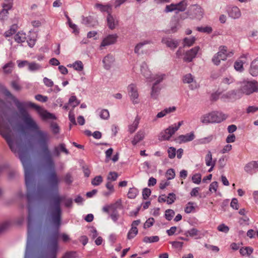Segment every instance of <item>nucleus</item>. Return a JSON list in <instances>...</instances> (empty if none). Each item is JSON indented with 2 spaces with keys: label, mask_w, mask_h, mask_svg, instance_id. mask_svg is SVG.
<instances>
[{
  "label": "nucleus",
  "mask_w": 258,
  "mask_h": 258,
  "mask_svg": "<svg viewBox=\"0 0 258 258\" xmlns=\"http://www.w3.org/2000/svg\"><path fill=\"white\" fill-rule=\"evenodd\" d=\"M128 95L134 104L139 103V94L137 86L133 84L130 85L127 87Z\"/></svg>",
  "instance_id": "obj_9"
},
{
  "label": "nucleus",
  "mask_w": 258,
  "mask_h": 258,
  "mask_svg": "<svg viewBox=\"0 0 258 258\" xmlns=\"http://www.w3.org/2000/svg\"><path fill=\"white\" fill-rule=\"evenodd\" d=\"M68 67H73V68L78 71H81L83 70L84 66L81 61H76L73 64L68 65Z\"/></svg>",
  "instance_id": "obj_31"
},
{
  "label": "nucleus",
  "mask_w": 258,
  "mask_h": 258,
  "mask_svg": "<svg viewBox=\"0 0 258 258\" xmlns=\"http://www.w3.org/2000/svg\"><path fill=\"white\" fill-rule=\"evenodd\" d=\"M175 174L174 171L172 169H168L166 173V177L168 179H171L174 178Z\"/></svg>",
  "instance_id": "obj_55"
},
{
  "label": "nucleus",
  "mask_w": 258,
  "mask_h": 258,
  "mask_svg": "<svg viewBox=\"0 0 258 258\" xmlns=\"http://www.w3.org/2000/svg\"><path fill=\"white\" fill-rule=\"evenodd\" d=\"M151 190L148 188H145L143 190L142 196L144 199H147L151 195Z\"/></svg>",
  "instance_id": "obj_53"
},
{
  "label": "nucleus",
  "mask_w": 258,
  "mask_h": 258,
  "mask_svg": "<svg viewBox=\"0 0 258 258\" xmlns=\"http://www.w3.org/2000/svg\"><path fill=\"white\" fill-rule=\"evenodd\" d=\"M229 16L233 18L237 19L240 17L241 12L237 7H233L228 11Z\"/></svg>",
  "instance_id": "obj_24"
},
{
  "label": "nucleus",
  "mask_w": 258,
  "mask_h": 258,
  "mask_svg": "<svg viewBox=\"0 0 258 258\" xmlns=\"http://www.w3.org/2000/svg\"><path fill=\"white\" fill-rule=\"evenodd\" d=\"M193 77L190 74L185 75L183 78V82L184 83H190L193 81Z\"/></svg>",
  "instance_id": "obj_56"
},
{
  "label": "nucleus",
  "mask_w": 258,
  "mask_h": 258,
  "mask_svg": "<svg viewBox=\"0 0 258 258\" xmlns=\"http://www.w3.org/2000/svg\"><path fill=\"white\" fill-rule=\"evenodd\" d=\"M14 39L17 43H22L27 39L26 34L23 31L18 32L14 36Z\"/></svg>",
  "instance_id": "obj_26"
},
{
  "label": "nucleus",
  "mask_w": 258,
  "mask_h": 258,
  "mask_svg": "<svg viewBox=\"0 0 258 258\" xmlns=\"http://www.w3.org/2000/svg\"><path fill=\"white\" fill-rule=\"evenodd\" d=\"M111 209L112 211L111 212L110 216L112 220L116 222L119 218V215L117 210L122 209L120 201H118L114 204L111 205Z\"/></svg>",
  "instance_id": "obj_10"
},
{
  "label": "nucleus",
  "mask_w": 258,
  "mask_h": 258,
  "mask_svg": "<svg viewBox=\"0 0 258 258\" xmlns=\"http://www.w3.org/2000/svg\"><path fill=\"white\" fill-rule=\"evenodd\" d=\"M195 135L193 133L187 134L185 135L178 136V143L181 144L192 141L195 139Z\"/></svg>",
  "instance_id": "obj_19"
},
{
  "label": "nucleus",
  "mask_w": 258,
  "mask_h": 258,
  "mask_svg": "<svg viewBox=\"0 0 258 258\" xmlns=\"http://www.w3.org/2000/svg\"><path fill=\"white\" fill-rule=\"evenodd\" d=\"M14 66V63L12 61L6 63L3 68L4 72L7 74H11L13 71Z\"/></svg>",
  "instance_id": "obj_27"
},
{
  "label": "nucleus",
  "mask_w": 258,
  "mask_h": 258,
  "mask_svg": "<svg viewBox=\"0 0 258 258\" xmlns=\"http://www.w3.org/2000/svg\"><path fill=\"white\" fill-rule=\"evenodd\" d=\"M141 73L143 76L147 79H151V72L148 69L147 64L145 62H142L141 65Z\"/></svg>",
  "instance_id": "obj_18"
},
{
  "label": "nucleus",
  "mask_w": 258,
  "mask_h": 258,
  "mask_svg": "<svg viewBox=\"0 0 258 258\" xmlns=\"http://www.w3.org/2000/svg\"><path fill=\"white\" fill-rule=\"evenodd\" d=\"M227 47L225 46H221L219 47V51L215 54L212 58L213 62L218 66L220 64L221 60L226 59L227 57L231 56L233 53L232 51L227 52Z\"/></svg>",
  "instance_id": "obj_7"
},
{
  "label": "nucleus",
  "mask_w": 258,
  "mask_h": 258,
  "mask_svg": "<svg viewBox=\"0 0 258 258\" xmlns=\"http://www.w3.org/2000/svg\"><path fill=\"white\" fill-rule=\"evenodd\" d=\"M145 133L143 131H139L135 136L132 143L133 145H136L138 143L142 141L145 137Z\"/></svg>",
  "instance_id": "obj_25"
},
{
  "label": "nucleus",
  "mask_w": 258,
  "mask_h": 258,
  "mask_svg": "<svg viewBox=\"0 0 258 258\" xmlns=\"http://www.w3.org/2000/svg\"><path fill=\"white\" fill-rule=\"evenodd\" d=\"M35 35V34H33V36H29L27 40L28 45L31 47H32L35 44L36 39Z\"/></svg>",
  "instance_id": "obj_46"
},
{
  "label": "nucleus",
  "mask_w": 258,
  "mask_h": 258,
  "mask_svg": "<svg viewBox=\"0 0 258 258\" xmlns=\"http://www.w3.org/2000/svg\"><path fill=\"white\" fill-rule=\"evenodd\" d=\"M41 66L35 62H29L28 64V69L30 71H36L41 69Z\"/></svg>",
  "instance_id": "obj_36"
},
{
  "label": "nucleus",
  "mask_w": 258,
  "mask_h": 258,
  "mask_svg": "<svg viewBox=\"0 0 258 258\" xmlns=\"http://www.w3.org/2000/svg\"><path fill=\"white\" fill-rule=\"evenodd\" d=\"M167 203L168 204L173 203L175 200V195L170 193L167 197H166Z\"/></svg>",
  "instance_id": "obj_58"
},
{
  "label": "nucleus",
  "mask_w": 258,
  "mask_h": 258,
  "mask_svg": "<svg viewBox=\"0 0 258 258\" xmlns=\"http://www.w3.org/2000/svg\"><path fill=\"white\" fill-rule=\"evenodd\" d=\"M35 98L37 100H38L39 101H40V102H45L48 100L47 97L45 96H43V95H40V94L36 95L35 96Z\"/></svg>",
  "instance_id": "obj_63"
},
{
  "label": "nucleus",
  "mask_w": 258,
  "mask_h": 258,
  "mask_svg": "<svg viewBox=\"0 0 258 258\" xmlns=\"http://www.w3.org/2000/svg\"><path fill=\"white\" fill-rule=\"evenodd\" d=\"M75 252L73 251L67 252L61 258H75Z\"/></svg>",
  "instance_id": "obj_64"
},
{
  "label": "nucleus",
  "mask_w": 258,
  "mask_h": 258,
  "mask_svg": "<svg viewBox=\"0 0 258 258\" xmlns=\"http://www.w3.org/2000/svg\"><path fill=\"white\" fill-rule=\"evenodd\" d=\"M174 215V212L172 210L168 209L165 211V218L169 221L172 219Z\"/></svg>",
  "instance_id": "obj_49"
},
{
  "label": "nucleus",
  "mask_w": 258,
  "mask_h": 258,
  "mask_svg": "<svg viewBox=\"0 0 258 258\" xmlns=\"http://www.w3.org/2000/svg\"><path fill=\"white\" fill-rule=\"evenodd\" d=\"M234 79L231 76L224 78L222 81V83L224 85H230L234 83Z\"/></svg>",
  "instance_id": "obj_43"
},
{
  "label": "nucleus",
  "mask_w": 258,
  "mask_h": 258,
  "mask_svg": "<svg viewBox=\"0 0 258 258\" xmlns=\"http://www.w3.org/2000/svg\"><path fill=\"white\" fill-rule=\"evenodd\" d=\"M168 156L172 159L175 157L176 155V149L173 147H170L168 150Z\"/></svg>",
  "instance_id": "obj_60"
},
{
  "label": "nucleus",
  "mask_w": 258,
  "mask_h": 258,
  "mask_svg": "<svg viewBox=\"0 0 258 258\" xmlns=\"http://www.w3.org/2000/svg\"><path fill=\"white\" fill-rule=\"evenodd\" d=\"M139 193L138 189L135 187L130 188L127 193V197L130 199H135Z\"/></svg>",
  "instance_id": "obj_33"
},
{
  "label": "nucleus",
  "mask_w": 258,
  "mask_h": 258,
  "mask_svg": "<svg viewBox=\"0 0 258 258\" xmlns=\"http://www.w3.org/2000/svg\"><path fill=\"white\" fill-rule=\"evenodd\" d=\"M160 88L157 86V84H154L152 88L151 96L153 98H156L157 93L159 92Z\"/></svg>",
  "instance_id": "obj_41"
},
{
  "label": "nucleus",
  "mask_w": 258,
  "mask_h": 258,
  "mask_svg": "<svg viewBox=\"0 0 258 258\" xmlns=\"http://www.w3.org/2000/svg\"><path fill=\"white\" fill-rule=\"evenodd\" d=\"M199 49V46H196L187 51L183 57V60L187 62L191 61L192 59L196 57Z\"/></svg>",
  "instance_id": "obj_11"
},
{
  "label": "nucleus",
  "mask_w": 258,
  "mask_h": 258,
  "mask_svg": "<svg viewBox=\"0 0 258 258\" xmlns=\"http://www.w3.org/2000/svg\"><path fill=\"white\" fill-rule=\"evenodd\" d=\"M80 102L77 100L75 96H72L69 99V104L73 106V108L78 106Z\"/></svg>",
  "instance_id": "obj_42"
},
{
  "label": "nucleus",
  "mask_w": 258,
  "mask_h": 258,
  "mask_svg": "<svg viewBox=\"0 0 258 258\" xmlns=\"http://www.w3.org/2000/svg\"><path fill=\"white\" fill-rule=\"evenodd\" d=\"M61 152L65 153L66 155L70 153L69 150L66 147V145L63 143L59 144L58 146L54 147L53 155L55 157H59Z\"/></svg>",
  "instance_id": "obj_13"
},
{
  "label": "nucleus",
  "mask_w": 258,
  "mask_h": 258,
  "mask_svg": "<svg viewBox=\"0 0 258 258\" xmlns=\"http://www.w3.org/2000/svg\"><path fill=\"white\" fill-rule=\"evenodd\" d=\"M114 61L115 58L113 55L110 54H107L104 57L102 60L104 69L109 70L113 65Z\"/></svg>",
  "instance_id": "obj_14"
},
{
  "label": "nucleus",
  "mask_w": 258,
  "mask_h": 258,
  "mask_svg": "<svg viewBox=\"0 0 258 258\" xmlns=\"http://www.w3.org/2000/svg\"><path fill=\"white\" fill-rule=\"evenodd\" d=\"M162 42L171 49H175L177 47L176 41L170 38H163Z\"/></svg>",
  "instance_id": "obj_22"
},
{
  "label": "nucleus",
  "mask_w": 258,
  "mask_h": 258,
  "mask_svg": "<svg viewBox=\"0 0 258 258\" xmlns=\"http://www.w3.org/2000/svg\"><path fill=\"white\" fill-rule=\"evenodd\" d=\"M154 222V219L153 218H149L144 224V228H149L153 225Z\"/></svg>",
  "instance_id": "obj_61"
},
{
  "label": "nucleus",
  "mask_w": 258,
  "mask_h": 258,
  "mask_svg": "<svg viewBox=\"0 0 258 258\" xmlns=\"http://www.w3.org/2000/svg\"><path fill=\"white\" fill-rule=\"evenodd\" d=\"M107 24L109 29L113 30L118 25V21L115 17L108 14L107 17Z\"/></svg>",
  "instance_id": "obj_16"
},
{
  "label": "nucleus",
  "mask_w": 258,
  "mask_h": 258,
  "mask_svg": "<svg viewBox=\"0 0 258 258\" xmlns=\"http://www.w3.org/2000/svg\"><path fill=\"white\" fill-rule=\"evenodd\" d=\"M217 229L219 231L223 232L226 233H227L229 230V227L224 224L219 225Z\"/></svg>",
  "instance_id": "obj_59"
},
{
  "label": "nucleus",
  "mask_w": 258,
  "mask_h": 258,
  "mask_svg": "<svg viewBox=\"0 0 258 258\" xmlns=\"http://www.w3.org/2000/svg\"><path fill=\"white\" fill-rule=\"evenodd\" d=\"M187 6V0H183L178 3V12H183Z\"/></svg>",
  "instance_id": "obj_40"
},
{
  "label": "nucleus",
  "mask_w": 258,
  "mask_h": 258,
  "mask_svg": "<svg viewBox=\"0 0 258 258\" xmlns=\"http://www.w3.org/2000/svg\"><path fill=\"white\" fill-rule=\"evenodd\" d=\"M192 180L195 183H200L201 181V175L200 174L194 175L192 177Z\"/></svg>",
  "instance_id": "obj_62"
},
{
  "label": "nucleus",
  "mask_w": 258,
  "mask_h": 258,
  "mask_svg": "<svg viewBox=\"0 0 258 258\" xmlns=\"http://www.w3.org/2000/svg\"><path fill=\"white\" fill-rule=\"evenodd\" d=\"M138 230L136 227H132L127 233V239H131L134 238L138 234Z\"/></svg>",
  "instance_id": "obj_35"
},
{
  "label": "nucleus",
  "mask_w": 258,
  "mask_h": 258,
  "mask_svg": "<svg viewBox=\"0 0 258 258\" xmlns=\"http://www.w3.org/2000/svg\"><path fill=\"white\" fill-rule=\"evenodd\" d=\"M189 11L193 12L192 15L196 18L200 19L203 14V11L201 7L198 5H192L189 7Z\"/></svg>",
  "instance_id": "obj_17"
},
{
  "label": "nucleus",
  "mask_w": 258,
  "mask_h": 258,
  "mask_svg": "<svg viewBox=\"0 0 258 258\" xmlns=\"http://www.w3.org/2000/svg\"><path fill=\"white\" fill-rule=\"evenodd\" d=\"M149 43V41H144L143 42H141L138 43L135 47V53H137L138 55L143 54L144 53L145 46Z\"/></svg>",
  "instance_id": "obj_23"
},
{
  "label": "nucleus",
  "mask_w": 258,
  "mask_h": 258,
  "mask_svg": "<svg viewBox=\"0 0 258 258\" xmlns=\"http://www.w3.org/2000/svg\"><path fill=\"white\" fill-rule=\"evenodd\" d=\"M165 77V74L156 75L154 77L152 78L150 81L155 80V82L154 84L158 85L164 80Z\"/></svg>",
  "instance_id": "obj_38"
},
{
  "label": "nucleus",
  "mask_w": 258,
  "mask_h": 258,
  "mask_svg": "<svg viewBox=\"0 0 258 258\" xmlns=\"http://www.w3.org/2000/svg\"><path fill=\"white\" fill-rule=\"evenodd\" d=\"M196 41V38L195 37L187 38L185 37L183 39L182 44L184 47L185 46L190 47L192 46Z\"/></svg>",
  "instance_id": "obj_28"
},
{
  "label": "nucleus",
  "mask_w": 258,
  "mask_h": 258,
  "mask_svg": "<svg viewBox=\"0 0 258 258\" xmlns=\"http://www.w3.org/2000/svg\"><path fill=\"white\" fill-rule=\"evenodd\" d=\"M206 164L208 166H211L213 163H216L215 160H212V155L210 151H208L207 155L205 157Z\"/></svg>",
  "instance_id": "obj_37"
},
{
  "label": "nucleus",
  "mask_w": 258,
  "mask_h": 258,
  "mask_svg": "<svg viewBox=\"0 0 258 258\" xmlns=\"http://www.w3.org/2000/svg\"><path fill=\"white\" fill-rule=\"evenodd\" d=\"M253 249L250 247H242L240 249V253L242 256H249L252 252Z\"/></svg>",
  "instance_id": "obj_30"
},
{
  "label": "nucleus",
  "mask_w": 258,
  "mask_h": 258,
  "mask_svg": "<svg viewBox=\"0 0 258 258\" xmlns=\"http://www.w3.org/2000/svg\"><path fill=\"white\" fill-rule=\"evenodd\" d=\"M63 198L56 196L53 198V204L49 207L47 212L46 220L49 221L52 227L56 230L51 235L50 242L48 245V252L46 255L49 258H56L58 249V230L61 224V202Z\"/></svg>",
  "instance_id": "obj_1"
},
{
  "label": "nucleus",
  "mask_w": 258,
  "mask_h": 258,
  "mask_svg": "<svg viewBox=\"0 0 258 258\" xmlns=\"http://www.w3.org/2000/svg\"><path fill=\"white\" fill-rule=\"evenodd\" d=\"M177 10V4H171L167 5L165 10V12L168 13Z\"/></svg>",
  "instance_id": "obj_47"
},
{
  "label": "nucleus",
  "mask_w": 258,
  "mask_h": 258,
  "mask_svg": "<svg viewBox=\"0 0 258 258\" xmlns=\"http://www.w3.org/2000/svg\"><path fill=\"white\" fill-rule=\"evenodd\" d=\"M177 25V20L174 17L171 22V31L172 32H175L177 31L176 26Z\"/></svg>",
  "instance_id": "obj_52"
},
{
  "label": "nucleus",
  "mask_w": 258,
  "mask_h": 258,
  "mask_svg": "<svg viewBox=\"0 0 258 258\" xmlns=\"http://www.w3.org/2000/svg\"><path fill=\"white\" fill-rule=\"evenodd\" d=\"M234 68L236 70L241 72L243 69V62L242 61H236L234 63Z\"/></svg>",
  "instance_id": "obj_54"
},
{
  "label": "nucleus",
  "mask_w": 258,
  "mask_h": 258,
  "mask_svg": "<svg viewBox=\"0 0 258 258\" xmlns=\"http://www.w3.org/2000/svg\"><path fill=\"white\" fill-rule=\"evenodd\" d=\"M117 37L116 34L109 35L103 40L100 46L104 47L114 44L116 41Z\"/></svg>",
  "instance_id": "obj_15"
},
{
  "label": "nucleus",
  "mask_w": 258,
  "mask_h": 258,
  "mask_svg": "<svg viewBox=\"0 0 258 258\" xmlns=\"http://www.w3.org/2000/svg\"><path fill=\"white\" fill-rule=\"evenodd\" d=\"M100 118L102 119H108L109 117V113L107 109H99L97 111Z\"/></svg>",
  "instance_id": "obj_32"
},
{
  "label": "nucleus",
  "mask_w": 258,
  "mask_h": 258,
  "mask_svg": "<svg viewBox=\"0 0 258 258\" xmlns=\"http://www.w3.org/2000/svg\"><path fill=\"white\" fill-rule=\"evenodd\" d=\"M240 90L246 95L258 92V82L255 80L244 82L241 86Z\"/></svg>",
  "instance_id": "obj_8"
},
{
  "label": "nucleus",
  "mask_w": 258,
  "mask_h": 258,
  "mask_svg": "<svg viewBox=\"0 0 258 258\" xmlns=\"http://www.w3.org/2000/svg\"><path fill=\"white\" fill-rule=\"evenodd\" d=\"M0 134L5 138L12 151L16 152L18 145L16 144L13 140L8 122L5 120L1 112H0Z\"/></svg>",
  "instance_id": "obj_5"
},
{
  "label": "nucleus",
  "mask_w": 258,
  "mask_h": 258,
  "mask_svg": "<svg viewBox=\"0 0 258 258\" xmlns=\"http://www.w3.org/2000/svg\"><path fill=\"white\" fill-rule=\"evenodd\" d=\"M177 130L176 127H169L165 130L164 132L161 133L159 136L160 139L161 140H168L170 137Z\"/></svg>",
  "instance_id": "obj_12"
},
{
  "label": "nucleus",
  "mask_w": 258,
  "mask_h": 258,
  "mask_svg": "<svg viewBox=\"0 0 258 258\" xmlns=\"http://www.w3.org/2000/svg\"><path fill=\"white\" fill-rule=\"evenodd\" d=\"M103 181L102 177L101 176H97L93 179L92 180V184L94 185H99Z\"/></svg>",
  "instance_id": "obj_48"
},
{
  "label": "nucleus",
  "mask_w": 258,
  "mask_h": 258,
  "mask_svg": "<svg viewBox=\"0 0 258 258\" xmlns=\"http://www.w3.org/2000/svg\"><path fill=\"white\" fill-rule=\"evenodd\" d=\"M139 123V119L137 117L135 119L133 123L129 125L128 131L131 133H133L138 128Z\"/></svg>",
  "instance_id": "obj_34"
},
{
  "label": "nucleus",
  "mask_w": 258,
  "mask_h": 258,
  "mask_svg": "<svg viewBox=\"0 0 258 258\" xmlns=\"http://www.w3.org/2000/svg\"><path fill=\"white\" fill-rule=\"evenodd\" d=\"M197 30L200 32L210 33L212 31V29L211 27H197Z\"/></svg>",
  "instance_id": "obj_50"
},
{
  "label": "nucleus",
  "mask_w": 258,
  "mask_h": 258,
  "mask_svg": "<svg viewBox=\"0 0 258 258\" xmlns=\"http://www.w3.org/2000/svg\"><path fill=\"white\" fill-rule=\"evenodd\" d=\"M159 240L158 236H153L151 237L146 236L144 238L143 241L146 243H151L157 242Z\"/></svg>",
  "instance_id": "obj_39"
},
{
  "label": "nucleus",
  "mask_w": 258,
  "mask_h": 258,
  "mask_svg": "<svg viewBox=\"0 0 258 258\" xmlns=\"http://www.w3.org/2000/svg\"><path fill=\"white\" fill-rule=\"evenodd\" d=\"M95 7L99 9L101 12H108L110 7L108 5H103L100 4H97Z\"/></svg>",
  "instance_id": "obj_45"
},
{
  "label": "nucleus",
  "mask_w": 258,
  "mask_h": 258,
  "mask_svg": "<svg viewBox=\"0 0 258 258\" xmlns=\"http://www.w3.org/2000/svg\"><path fill=\"white\" fill-rule=\"evenodd\" d=\"M51 128L53 134H57L59 132V128L58 124L54 122L51 123Z\"/></svg>",
  "instance_id": "obj_51"
},
{
  "label": "nucleus",
  "mask_w": 258,
  "mask_h": 258,
  "mask_svg": "<svg viewBox=\"0 0 258 258\" xmlns=\"http://www.w3.org/2000/svg\"><path fill=\"white\" fill-rule=\"evenodd\" d=\"M35 134V138L41 149L42 159L47 168L51 170L48 176V182L53 186H56L58 179L55 171V162L53 156L49 148L50 136L46 132L38 131Z\"/></svg>",
  "instance_id": "obj_4"
},
{
  "label": "nucleus",
  "mask_w": 258,
  "mask_h": 258,
  "mask_svg": "<svg viewBox=\"0 0 258 258\" xmlns=\"http://www.w3.org/2000/svg\"><path fill=\"white\" fill-rule=\"evenodd\" d=\"M176 108L175 106L165 108L163 110L159 112L156 115L157 118H162L168 114L175 112Z\"/></svg>",
  "instance_id": "obj_21"
},
{
  "label": "nucleus",
  "mask_w": 258,
  "mask_h": 258,
  "mask_svg": "<svg viewBox=\"0 0 258 258\" xmlns=\"http://www.w3.org/2000/svg\"><path fill=\"white\" fill-rule=\"evenodd\" d=\"M194 203L191 202L188 203L185 207L184 211L186 213H189L195 210Z\"/></svg>",
  "instance_id": "obj_44"
},
{
  "label": "nucleus",
  "mask_w": 258,
  "mask_h": 258,
  "mask_svg": "<svg viewBox=\"0 0 258 258\" xmlns=\"http://www.w3.org/2000/svg\"><path fill=\"white\" fill-rule=\"evenodd\" d=\"M16 30L14 28V26H13L8 31L5 32L4 35L6 37H9L15 34Z\"/></svg>",
  "instance_id": "obj_57"
},
{
  "label": "nucleus",
  "mask_w": 258,
  "mask_h": 258,
  "mask_svg": "<svg viewBox=\"0 0 258 258\" xmlns=\"http://www.w3.org/2000/svg\"><path fill=\"white\" fill-rule=\"evenodd\" d=\"M249 73L253 77L258 75V58L253 60L251 63Z\"/></svg>",
  "instance_id": "obj_20"
},
{
  "label": "nucleus",
  "mask_w": 258,
  "mask_h": 258,
  "mask_svg": "<svg viewBox=\"0 0 258 258\" xmlns=\"http://www.w3.org/2000/svg\"><path fill=\"white\" fill-rule=\"evenodd\" d=\"M227 116L221 112L214 111L203 115L201 117V121L203 123L210 122H220L225 120Z\"/></svg>",
  "instance_id": "obj_6"
},
{
  "label": "nucleus",
  "mask_w": 258,
  "mask_h": 258,
  "mask_svg": "<svg viewBox=\"0 0 258 258\" xmlns=\"http://www.w3.org/2000/svg\"><path fill=\"white\" fill-rule=\"evenodd\" d=\"M3 93L5 96L10 98L14 102L19 110L22 120L28 128L32 131L35 134L37 133L38 131L41 130L36 121L25 110L24 107H30L35 109L43 120L56 119V117L53 114L42 109L34 103L31 102H21L19 101L8 90L4 89Z\"/></svg>",
  "instance_id": "obj_2"
},
{
  "label": "nucleus",
  "mask_w": 258,
  "mask_h": 258,
  "mask_svg": "<svg viewBox=\"0 0 258 258\" xmlns=\"http://www.w3.org/2000/svg\"><path fill=\"white\" fill-rule=\"evenodd\" d=\"M20 160L25 172V184L27 188V199L28 203L29 221L30 215V204L35 201L43 200L46 195V190L40 186L36 187L34 177V171L29 159L26 156L21 155Z\"/></svg>",
  "instance_id": "obj_3"
},
{
  "label": "nucleus",
  "mask_w": 258,
  "mask_h": 258,
  "mask_svg": "<svg viewBox=\"0 0 258 258\" xmlns=\"http://www.w3.org/2000/svg\"><path fill=\"white\" fill-rule=\"evenodd\" d=\"M254 169L255 167L253 164V161L248 163L244 167L245 171L249 174H252L255 172Z\"/></svg>",
  "instance_id": "obj_29"
}]
</instances>
